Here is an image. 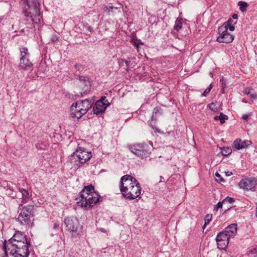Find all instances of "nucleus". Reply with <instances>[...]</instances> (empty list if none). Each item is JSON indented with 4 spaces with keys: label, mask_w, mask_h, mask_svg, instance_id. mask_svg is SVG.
<instances>
[{
    "label": "nucleus",
    "mask_w": 257,
    "mask_h": 257,
    "mask_svg": "<svg viewBox=\"0 0 257 257\" xmlns=\"http://www.w3.org/2000/svg\"><path fill=\"white\" fill-rule=\"evenodd\" d=\"M225 174L226 176H230L232 174V173L230 171L225 172Z\"/></svg>",
    "instance_id": "39"
},
{
    "label": "nucleus",
    "mask_w": 257,
    "mask_h": 257,
    "mask_svg": "<svg viewBox=\"0 0 257 257\" xmlns=\"http://www.w3.org/2000/svg\"><path fill=\"white\" fill-rule=\"evenodd\" d=\"M250 96L252 99H256L257 98V95L255 93H252L250 94Z\"/></svg>",
    "instance_id": "35"
},
{
    "label": "nucleus",
    "mask_w": 257,
    "mask_h": 257,
    "mask_svg": "<svg viewBox=\"0 0 257 257\" xmlns=\"http://www.w3.org/2000/svg\"><path fill=\"white\" fill-rule=\"evenodd\" d=\"M233 25V20L232 19H229L227 22H225L223 24L219 27L218 31L223 32L228 30V26Z\"/></svg>",
    "instance_id": "18"
},
{
    "label": "nucleus",
    "mask_w": 257,
    "mask_h": 257,
    "mask_svg": "<svg viewBox=\"0 0 257 257\" xmlns=\"http://www.w3.org/2000/svg\"><path fill=\"white\" fill-rule=\"evenodd\" d=\"M58 37L57 35H53L51 37V41L53 42H55L57 41L58 40Z\"/></svg>",
    "instance_id": "34"
},
{
    "label": "nucleus",
    "mask_w": 257,
    "mask_h": 257,
    "mask_svg": "<svg viewBox=\"0 0 257 257\" xmlns=\"http://www.w3.org/2000/svg\"><path fill=\"white\" fill-rule=\"evenodd\" d=\"M60 223L59 222H55L53 225V229L54 230H58Z\"/></svg>",
    "instance_id": "33"
},
{
    "label": "nucleus",
    "mask_w": 257,
    "mask_h": 257,
    "mask_svg": "<svg viewBox=\"0 0 257 257\" xmlns=\"http://www.w3.org/2000/svg\"><path fill=\"white\" fill-rule=\"evenodd\" d=\"M223 202H219L217 203V204L214 207V210L217 211L219 208H221L223 206Z\"/></svg>",
    "instance_id": "29"
},
{
    "label": "nucleus",
    "mask_w": 257,
    "mask_h": 257,
    "mask_svg": "<svg viewBox=\"0 0 257 257\" xmlns=\"http://www.w3.org/2000/svg\"><path fill=\"white\" fill-rule=\"evenodd\" d=\"M256 185L257 179L254 177L243 178L238 183V186L240 189L247 191H254Z\"/></svg>",
    "instance_id": "10"
},
{
    "label": "nucleus",
    "mask_w": 257,
    "mask_h": 257,
    "mask_svg": "<svg viewBox=\"0 0 257 257\" xmlns=\"http://www.w3.org/2000/svg\"><path fill=\"white\" fill-rule=\"evenodd\" d=\"M220 118V115H218H218L215 116L214 117V119L215 120H219Z\"/></svg>",
    "instance_id": "40"
},
{
    "label": "nucleus",
    "mask_w": 257,
    "mask_h": 257,
    "mask_svg": "<svg viewBox=\"0 0 257 257\" xmlns=\"http://www.w3.org/2000/svg\"><path fill=\"white\" fill-rule=\"evenodd\" d=\"M232 153V149L230 147H223L221 148V153L223 156H227Z\"/></svg>",
    "instance_id": "23"
},
{
    "label": "nucleus",
    "mask_w": 257,
    "mask_h": 257,
    "mask_svg": "<svg viewBox=\"0 0 257 257\" xmlns=\"http://www.w3.org/2000/svg\"><path fill=\"white\" fill-rule=\"evenodd\" d=\"M21 58L19 64V70L23 73L27 71L33 70V64L29 60L30 54L28 49L25 47H22L20 49Z\"/></svg>",
    "instance_id": "7"
},
{
    "label": "nucleus",
    "mask_w": 257,
    "mask_h": 257,
    "mask_svg": "<svg viewBox=\"0 0 257 257\" xmlns=\"http://www.w3.org/2000/svg\"><path fill=\"white\" fill-rule=\"evenodd\" d=\"M239 9L242 12H246V8L248 6V4L245 2H239L238 3Z\"/></svg>",
    "instance_id": "21"
},
{
    "label": "nucleus",
    "mask_w": 257,
    "mask_h": 257,
    "mask_svg": "<svg viewBox=\"0 0 257 257\" xmlns=\"http://www.w3.org/2000/svg\"><path fill=\"white\" fill-rule=\"evenodd\" d=\"M207 107L213 111L217 112L218 111V108L214 103L209 104Z\"/></svg>",
    "instance_id": "28"
},
{
    "label": "nucleus",
    "mask_w": 257,
    "mask_h": 257,
    "mask_svg": "<svg viewBox=\"0 0 257 257\" xmlns=\"http://www.w3.org/2000/svg\"><path fill=\"white\" fill-rule=\"evenodd\" d=\"M78 103H74L71 107V115L73 118H80L84 114H81V110L77 107Z\"/></svg>",
    "instance_id": "16"
},
{
    "label": "nucleus",
    "mask_w": 257,
    "mask_h": 257,
    "mask_svg": "<svg viewBox=\"0 0 257 257\" xmlns=\"http://www.w3.org/2000/svg\"><path fill=\"white\" fill-rule=\"evenodd\" d=\"M212 85L211 84H210L209 86L205 89L203 93H202L201 95L202 96H206L210 91L211 89L212 88Z\"/></svg>",
    "instance_id": "27"
},
{
    "label": "nucleus",
    "mask_w": 257,
    "mask_h": 257,
    "mask_svg": "<svg viewBox=\"0 0 257 257\" xmlns=\"http://www.w3.org/2000/svg\"><path fill=\"white\" fill-rule=\"evenodd\" d=\"M135 45L137 47H138V46H137L136 43H135Z\"/></svg>",
    "instance_id": "45"
},
{
    "label": "nucleus",
    "mask_w": 257,
    "mask_h": 257,
    "mask_svg": "<svg viewBox=\"0 0 257 257\" xmlns=\"http://www.w3.org/2000/svg\"><path fill=\"white\" fill-rule=\"evenodd\" d=\"M118 8L117 7H113L111 4H109L108 5L104 6L103 7V10L105 12H106L108 15H110L111 12H113V10H117Z\"/></svg>",
    "instance_id": "20"
},
{
    "label": "nucleus",
    "mask_w": 257,
    "mask_h": 257,
    "mask_svg": "<svg viewBox=\"0 0 257 257\" xmlns=\"http://www.w3.org/2000/svg\"><path fill=\"white\" fill-rule=\"evenodd\" d=\"M3 248L6 256L27 257L29 254L28 243L24 233L16 231L13 237L3 243Z\"/></svg>",
    "instance_id": "1"
},
{
    "label": "nucleus",
    "mask_w": 257,
    "mask_h": 257,
    "mask_svg": "<svg viewBox=\"0 0 257 257\" xmlns=\"http://www.w3.org/2000/svg\"><path fill=\"white\" fill-rule=\"evenodd\" d=\"M110 105L109 103H106L101 100H97L93 107V112L97 115L103 114L105 109Z\"/></svg>",
    "instance_id": "11"
},
{
    "label": "nucleus",
    "mask_w": 257,
    "mask_h": 257,
    "mask_svg": "<svg viewBox=\"0 0 257 257\" xmlns=\"http://www.w3.org/2000/svg\"><path fill=\"white\" fill-rule=\"evenodd\" d=\"M236 233L237 224H231L218 233L216 237L217 247L220 249H225L229 243V239L234 237Z\"/></svg>",
    "instance_id": "4"
},
{
    "label": "nucleus",
    "mask_w": 257,
    "mask_h": 257,
    "mask_svg": "<svg viewBox=\"0 0 257 257\" xmlns=\"http://www.w3.org/2000/svg\"><path fill=\"white\" fill-rule=\"evenodd\" d=\"M228 29H229V30L230 31H234V29H235V27H234V26H233V25L228 26Z\"/></svg>",
    "instance_id": "36"
},
{
    "label": "nucleus",
    "mask_w": 257,
    "mask_h": 257,
    "mask_svg": "<svg viewBox=\"0 0 257 257\" xmlns=\"http://www.w3.org/2000/svg\"><path fill=\"white\" fill-rule=\"evenodd\" d=\"M23 8L26 11V16L30 17L35 24L41 21L39 4L38 0H22Z\"/></svg>",
    "instance_id": "5"
},
{
    "label": "nucleus",
    "mask_w": 257,
    "mask_h": 257,
    "mask_svg": "<svg viewBox=\"0 0 257 257\" xmlns=\"http://www.w3.org/2000/svg\"><path fill=\"white\" fill-rule=\"evenodd\" d=\"M78 84L84 90V93L87 92L90 89V82L86 80L84 76H80L79 77Z\"/></svg>",
    "instance_id": "17"
},
{
    "label": "nucleus",
    "mask_w": 257,
    "mask_h": 257,
    "mask_svg": "<svg viewBox=\"0 0 257 257\" xmlns=\"http://www.w3.org/2000/svg\"><path fill=\"white\" fill-rule=\"evenodd\" d=\"M20 192L22 193V202L23 203H26L28 202L30 196L28 190L25 189H21L20 190Z\"/></svg>",
    "instance_id": "19"
},
{
    "label": "nucleus",
    "mask_w": 257,
    "mask_h": 257,
    "mask_svg": "<svg viewBox=\"0 0 257 257\" xmlns=\"http://www.w3.org/2000/svg\"><path fill=\"white\" fill-rule=\"evenodd\" d=\"M94 100L91 99H86L84 100L81 101L80 102H77V107L81 110V114H85L88 110L91 107Z\"/></svg>",
    "instance_id": "13"
},
{
    "label": "nucleus",
    "mask_w": 257,
    "mask_h": 257,
    "mask_svg": "<svg viewBox=\"0 0 257 257\" xmlns=\"http://www.w3.org/2000/svg\"><path fill=\"white\" fill-rule=\"evenodd\" d=\"M256 216H257V207L256 208Z\"/></svg>",
    "instance_id": "44"
},
{
    "label": "nucleus",
    "mask_w": 257,
    "mask_h": 257,
    "mask_svg": "<svg viewBox=\"0 0 257 257\" xmlns=\"http://www.w3.org/2000/svg\"><path fill=\"white\" fill-rule=\"evenodd\" d=\"M129 149L132 153L142 159L149 154L148 146L146 144H137L130 146Z\"/></svg>",
    "instance_id": "9"
},
{
    "label": "nucleus",
    "mask_w": 257,
    "mask_h": 257,
    "mask_svg": "<svg viewBox=\"0 0 257 257\" xmlns=\"http://www.w3.org/2000/svg\"><path fill=\"white\" fill-rule=\"evenodd\" d=\"M220 122L221 124H223L225 120L228 119V116L224 114L222 112L220 113Z\"/></svg>",
    "instance_id": "26"
},
{
    "label": "nucleus",
    "mask_w": 257,
    "mask_h": 257,
    "mask_svg": "<svg viewBox=\"0 0 257 257\" xmlns=\"http://www.w3.org/2000/svg\"><path fill=\"white\" fill-rule=\"evenodd\" d=\"M249 115V114H243V115L242 116V119L243 120H246V119L248 118V117Z\"/></svg>",
    "instance_id": "37"
},
{
    "label": "nucleus",
    "mask_w": 257,
    "mask_h": 257,
    "mask_svg": "<svg viewBox=\"0 0 257 257\" xmlns=\"http://www.w3.org/2000/svg\"><path fill=\"white\" fill-rule=\"evenodd\" d=\"M75 68L78 71H80L83 69V67L81 65L76 64L74 66Z\"/></svg>",
    "instance_id": "32"
},
{
    "label": "nucleus",
    "mask_w": 257,
    "mask_h": 257,
    "mask_svg": "<svg viewBox=\"0 0 257 257\" xmlns=\"http://www.w3.org/2000/svg\"><path fill=\"white\" fill-rule=\"evenodd\" d=\"M182 18H177L176 22L175 24L174 25V29L178 31L179 30H180L182 28Z\"/></svg>",
    "instance_id": "22"
},
{
    "label": "nucleus",
    "mask_w": 257,
    "mask_h": 257,
    "mask_svg": "<svg viewBox=\"0 0 257 257\" xmlns=\"http://www.w3.org/2000/svg\"><path fill=\"white\" fill-rule=\"evenodd\" d=\"M99 230H100L101 232H104V233H105V232H106V230L105 229L102 228H100L99 229Z\"/></svg>",
    "instance_id": "42"
},
{
    "label": "nucleus",
    "mask_w": 257,
    "mask_h": 257,
    "mask_svg": "<svg viewBox=\"0 0 257 257\" xmlns=\"http://www.w3.org/2000/svg\"><path fill=\"white\" fill-rule=\"evenodd\" d=\"M212 218V215L210 214H207L205 217V223L203 226V228H205V227L209 223Z\"/></svg>",
    "instance_id": "24"
},
{
    "label": "nucleus",
    "mask_w": 257,
    "mask_h": 257,
    "mask_svg": "<svg viewBox=\"0 0 257 257\" xmlns=\"http://www.w3.org/2000/svg\"><path fill=\"white\" fill-rule=\"evenodd\" d=\"M235 201V200L234 198L230 197H226L222 201V202L223 204L225 203H229L232 204L234 203Z\"/></svg>",
    "instance_id": "25"
},
{
    "label": "nucleus",
    "mask_w": 257,
    "mask_h": 257,
    "mask_svg": "<svg viewBox=\"0 0 257 257\" xmlns=\"http://www.w3.org/2000/svg\"><path fill=\"white\" fill-rule=\"evenodd\" d=\"M232 18L234 19H237V18H238V16L237 14H234L232 15Z\"/></svg>",
    "instance_id": "41"
},
{
    "label": "nucleus",
    "mask_w": 257,
    "mask_h": 257,
    "mask_svg": "<svg viewBox=\"0 0 257 257\" xmlns=\"http://www.w3.org/2000/svg\"><path fill=\"white\" fill-rule=\"evenodd\" d=\"M251 143V141L249 140L242 141L240 139H237L233 142V145L235 149L239 150L241 149L246 148Z\"/></svg>",
    "instance_id": "15"
},
{
    "label": "nucleus",
    "mask_w": 257,
    "mask_h": 257,
    "mask_svg": "<svg viewBox=\"0 0 257 257\" xmlns=\"http://www.w3.org/2000/svg\"><path fill=\"white\" fill-rule=\"evenodd\" d=\"M120 190L124 197L133 200L140 196L142 188L136 178L125 175L120 179Z\"/></svg>",
    "instance_id": "2"
},
{
    "label": "nucleus",
    "mask_w": 257,
    "mask_h": 257,
    "mask_svg": "<svg viewBox=\"0 0 257 257\" xmlns=\"http://www.w3.org/2000/svg\"><path fill=\"white\" fill-rule=\"evenodd\" d=\"M218 31L219 36L217 38V41L219 43H230L234 40V36L228 33L227 30L223 32Z\"/></svg>",
    "instance_id": "14"
},
{
    "label": "nucleus",
    "mask_w": 257,
    "mask_h": 257,
    "mask_svg": "<svg viewBox=\"0 0 257 257\" xmlns=\"http://www.w3.org/2000/svg\"><path fill=\"white\" fill-rule=\"evenodd\" d=\"M92 157L90 152L79 148L68 157V161L75 167H79L81 165L89 161Z\"/></svg>",
    "instance_id": "6"
},
{
    "label": "nucleus",
    "mask_w": 257,
    "mask_h": 257,
    "mask_svg": "<svg viewBox=\"0 0 257 257\" xmlns=\"http://www.w3.org/2000/svg\"><path fill=\"white\" fill-rule=\"evenodd\" d=\"M99 195L94 191L93 186H85L80 192V199L77 202V204L78 206L87 209L96 204L99 200Z\"/></svg>",
    "instance_id": "3"
},
{
    "label": "nucleus",
    "mask_w": 257,
    "mask_h": 257,
    "mask_svg": "<svg viewBox=\"0 0 257 257\" xmlns=\"http://www.w3.org/2000/svg\"><path fill=\"white\" fill-rule=\"evenodd\" d=\"M253 90L250 88H246L244 91L243 93L245 94H250Z\"/></svg>",
    "instance_id": "31"
},
{
    "label": "nucleus",
    "mask_w": 257,
    "mask_h": 257,
    "mask_svg": "<svg viewBox=\"0 0 257 257\" xmlns=\"http://www.w3.org/2000/svg\"><path fill=\"white\" fill-rule=\"evenodd\" d=\"M64 222L69 230L72 232L77 231L79 221L75 217H67L64 219Z\"/></svg>",
    "instance_id": "12"
},
{
    "label": "nucleus",
    "mask_w": 257,
    "mask_h": 257,
    "mask_svg": "<svg viewBox=\"0 0 257 257\" xmlns=\"http://www.w3.org/2000/svg\"><path fill=\"white\" fill-rule=\"evenodd\" d=\"M152 127L153 130H154L156 133L159 132V129L157 128L155 125H152Z\"/></svg>",
    "instance_id": "38"
},
{
    "label": "nucleus",
    "mask_w": 257,
    "mask_h": 257,
    "mask_svg": "<svg viewBox=\"0 0 257 257\" xmlns=\"http://www.w3.org/2000/svg\"><path fill=\"white\" fill-rule=\"evenodd\" d=\"M33 209V206L31 205L24 206L21 209L18 217V221L21 224L26 226L31 223L32 217L31 212Z\"/></svg>",
    "instance_id": "8"
},
{
    "label": "nucleus",
    "mask_w": 257,
    "mask_h": 257,
    "mask_svg": "<svg viewBox=\"0 0 257 257\" xmlns=\"http://www.w3.org/2000/svg\"><path fill=\"white\" fill-rule=\"evenodd\" d=\"M105 98H106L105 96H102L100 100H101L103 102V100H104L105 99Z\"/></svg>",
    "instance_id": "43"
},
{
    "label": "nucleus",
    "mask_w": 257,
    "mask_h": 257,
    "mask_svg": "<svg viewBox=\"0 0 257 257\" xmlns=\"http://www.w3.org/2000/svg\"><path fill=\"white\" fill-rule=\"evenodd\" d=\"M215 176L217 177L216 181L217 182H224L223 179L221 177V175L218 173L216 172L215 174Z\"/></svg>",
    "instance_id": "30"
}]
</instances>
